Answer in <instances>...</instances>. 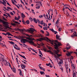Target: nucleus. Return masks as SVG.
<instances>
[{"mask_svg": "<svg viewBox=\"0 0 77 77\" xmlns=\"http://www.w3.org/2000/svg\"><path fill=\"white\" fill-rule=\"evenodd\" d=\"M43 40H46L47 41H50L51 44L54 46L56 50H57L58 49V46H60L61 45V44L59 42H57V41L53 40H50L48 39V38L47 37H44V38H40L38 39V40L39 41H43Z\"/></svg>", "mask_w": 77, "mask_h": 77, "instance_id": "f257e3e1", "label": "nucleus"}, {"mask_svg": "<svg viewBox=\"0 0 77 77\" xmlns=\"http://www.w3.org/2000/svg\"><path fill=\"white\" fill-rule=\"evenodd\" d=\"M49 48L50 49L48 50H47V51L48 53H51V54H52V55H54V56H56V54H57V55L58 56V57H60V56H61V54H58V52H59V50H55L54 51V53H53V52H51V47H49Z\"/></svg>", "mask_w": 77, "mask_h": 77, "instance_id": "f03ea898", "label": "nucleus"}, {"mask_svg": "<svg viewBox=\"0 0 77 77\" xmlns=\"http://www.w3.org/2000/svg\"><path fill=\"white\" fill-rule=\"evenodd\" d=\"M27 39H29V40H30V41H29V43L30 44L32 45H36V44H35V43H34V42H33V40H35V39H34V38L32 39L31 38H28Z\"/></svg>", "mask_w": 77, "mask_h": 77, "instance_id": "7ed1b4c3", "label": "nucleus"}, {"mask_svg": "<svg viewBox=\"0 0 77 77\" xmlns=\"http://www.w3.org/2000/svg\"><path fill=\"white\" fill-rule=\"evenodd\" d=\"M29 29H30L29 30V29H27V30L26 31H27L29 32H30V31H31V33H33V32H35V31L36 32V31L33 28H30Z\"/></svg>", "mask_w": 77, "mask_h": 77, "instance_id": "20e7f679", "label": "nucleus"}, {"mask_svg": "<svg viewBox=\"0 0 77 77\" xmlns=\"http://www.w3.org/2000/svg\"><path fill=\"white\" fill-rule=\"evenodd\" d=\"M43 26H45V27L43 28L44 30H47L48 29H47V24L44 23H43Z\"/></svg>", "mask_w": 77, "mask_h": 77, "instance_id": "39448f33", "label": "nucleus"}, {"mask_svg": "<svg viewBox=\"0 0 77 77\" xmlns=\"http://www.w3.org/2000/svg\"><path fill=\"white\" fill-rule=\"evenodd\" d=\"M67 53L66 54V56H71V54L73 53V52H72V51H70V52L67 51Z\"/></svg>", "mask_w": 77, "mask_h": 77, "instance_id": "423d86ee", "label": "nucleus"}, {"mask_svg": "<svg viewBox=\"0 0 77 77\" xmlns=\"http://www.w3.org/2000/svg\"><path fill=\"white\" fill-rule=\"evenodd\" d=\"M0 22H2L3 24L4 25H5V26H7V25L8 24V23H7V22L3 21V20H1V19H0Z\"/></svg>", "mask_w": 77, "mask_h": 77, "instance_id": "0eeeda50", "label": "nucleus"}, {"mask_svg": "<svg viewBox=\"0 0 77 77\" xmlns=\"http://www.w3.org/2000/svg\"><path fill=\"white\" fill-rule=\"evenodd\" d=\"M21 42L22 43H26V39L24 38L22 39L21 40Z\"/></svg>", "mask_w": 77, "mask_h": 77, "instance_id": "6e6552de", "label": "nucleus"}, {"mask_svg": "<svg viewBox=\"0 0 77 77\" xmlns=\"http://www.w3.org/2000/svg\"><path fill=\"white\" fill-rule=\"evenodd\" d=\"M35 8L36 9H39L40 8V6H39V4H36V5H35Z\"/></svg>", "mask_w": 77, "mask_h": 77, "instance_id": "1a4fd4ad", "label": "nucleus"}, {"mask_svg": "<svg viewBox=\"0 0 77 77\" xmlns=\"http://www.w3.org/2000/svg\"><path fill=\"white\" fill-rule=\"evenodd\" d=\"M21 66L22 69H24V68H26V66L24 65L23 63L21 64Z\"/></svg>", "mask_w": 77, "mask_h": 77, "instance_id": "9d476101", "label": "nucleus"}, {"mask_svg": "<svg viewBox=\"0 0 77 77\" xmlns=\"http://www.w3.org/2000/svg\"><path fill=\"white\" fill-rule=\"evenodd\" d=\"M21 14L22 18H24L26 17V16H25V15H24V14H23V13H21Z\"/></svg>", "mask_w": 77, "mask_h": 77, "instance_id": "9b49d317", "label": "nucleus"}, {"mask_svg": "<svg viewBox=\"0 0 77 77\" xmlns=\"http://www.w3.org/2000/svg\"><path fill=\"white\" fill-rule=\"evenodd\" d=\"M0 61H2V62H4V61H5L4 59L2 57H1L0 58Z\"/></svg>", "mask_w": 77, "mask_h": 77, "instance_id": "f8f14e48", "label": "nucleus"}, {"mask_svg": "<svg viewBox=\"0 0 77 77\" xmlns=\"http://www.w3.org/2000/svg\"><path fill=\"white\" fill-rule=\"evenodd\" d=\"M3 2H2V4L3 5H4L5 6H6V2H5L4 0H2Z\"/></svg>", "mask_w": 77, "mask_h": 77, "instance_id": "ddd939ff", "label": "nucleus"}, {"mask_svg": "<svg viewBox=\"0 0 77 77\" xmlns=\"http://www.w3.org/2000/svg\"><path fill=\"white\" fill-rule=\"evenodd\" d=\"M36 36L37 37H41V38H42V37H43V35H42L41 34H39L37 35Z\"/></svg>", "mask_w": 77, "mask_h": 77, "instance_id": "4468645a", "label": "nucleus"}, {"mask_svg": "<svg viewBox=\"0 0 77 77\" xmlns=\"http://www.w3.org/2000/svg\"><path fill=\"white\" fill-rule=\"evenodd\" d=\"M26 30H25V29H20L19 31H20L21 33H23L24 31H25Z\"/></svg>", "mask_w": 77, "mask_h": 77, "instance_id": "2eb2a0df", "label": "nucleus"}, {"mask_svg": "<svg viewBox=\"0 0 77 77\" xmlns=\"http://www.w3.org/2000/svg\"><path fill=\"white\" fill-rule=\"evenodd\" d=\"M66 72H67V73H68V71H69V72H70V71H71L70 69H69V68H66Z\"/></svg>", "mask_w": 77, "mask_h": 77, "instance_id": "dca6fc26", "label": "nucleus"}, {"mask_svg": "<svg viewBox=\"0 0 77 77\" xmlns=\"http://www.w3.org/2000/svg\"><path fill=\"white\" fill-rule=\"evenodd\" d=\"M60 60V62H59L60 64H62L63 63V61H62V60L60 59V58L59 59Z\"/></svg>", "mask_w": 77, "mask_h": 77, "instance_id": "f3484780", "label": "nucleus"}, {"mask_svg": "<svg viewBox=\"0 0 77 77\" xmlns=\"http://www.w3.org/2000/svg\"><path fill=\"white\" fill-rule=\"evenodd\" d=\"M19 56H20L21 57H23V59H25L26 60V57L24 56H23V55H20V54H19Z\"/></svg>", "mask_w": 77, "mask_h": 77, "instance_id": "a211bd4d", "label": "nucleus"}, {"mask_svg": "<svg viewBox=\"0 0 77 77\" xmlns=\"http://www.w3.org/2000/svg\"><path fill=\"white\" fill-rule=\"evenodd\" d=\"M73 35L75 36H77V33L75 32L73 33Z\"/></svg>", "mask_w": 77, "mask_h": 77, "instance_id": "6ab92c4d", "label": "nucleus"}, {"mask_svg": "<svg viewBox=\"0 0 77 77\" xmlns=\"http://www.w3.org/2000/svg\"><path fill=\"white\" fill-rule=\"evenodd\" d=\"M33 20L34 22H35V23H37V20H36L35 18H33Z\"/></svg>", "mask_w": 77, "mask_h": 77, "instance_id": "aec40b11", "label": "nucleus"}, {"mask_svg": "<svg viewBox=\"0 0 77 77\" xmlns=\"http://www.w3.org/2000/svg\"><path fill=\"white\" fill-rule=\"evenodd\" d=\"M73 77H76V74L74 72L73 73Z\"/></svg>", "mask_w": 77, "mask_h": 77, "instance_id": "412c9836", "label": "nucleus"}, {"mask_svg": "<svg viewBox=\"0 0 77 77\" xmlns=\"http://www.w3.org/2000/svg\"><path fill=\"white\" fill-rule=\"evenodd\" d=\"M26 35L27 36H28L29 37H27V39L28 38H30L31 37H32V35H29V34H26Z\"/></svg>", "mask_w": 77, "mask_h": 77, "instance_id": "4be33fe9", "label": "nucleus"}, {"mask_svg": "<svg viewBox=\"0 0 77 77\" xmlns=\"http://www.w3.org/2000/svg\"><path fill=\"white\" fill-rule=\"evenodd\" d=\"M40 73L41 74V75H44V74H45V73H44V72H42V71H40Z\"/></svg>", "mask_w": 77, "mask_h": 77, "instance_id": "5701e85b", "label": "nucleus"}, {"mask_svg": "<svg viewBox=\"0 0 77 77\" xmlns=\"http://www.w3.org/2000/svg\"><path fill=\"white\" fill-rule=\"evenodd\" d=\"M75 30V29H71L70 30V32H71V33H72L73 32H74Z\"/></svg>", "mask_w": 77, "mask_h": 77, "instance_id": "b1692460", "label": "nucleus"}, {"mask_svg": "<svg viewBox=\"0 0 77 77\" xmlns=\"http://www.w3.org/2000/svg\"><path fill=\"white\" fill-rule=\"evenodd\" d=\"M59 19H58L56 22V24H59Z\"/></svg>", "mask_w": 77, "mask_h": 77, "instance_id": "393cba45", "label": "nucleus"}, {"mask_svg": "<svg viewBox=\"0 0 77 77\" xmlns=\"http://www.w3.org/2000/svg\"><path fill=\"white\" fill-rule=\"evenodd\" d=\"M48 14L49 15V20H51V18H50V11H49L48 12Z\"/></svg>", "mask_w": 77, "mask_h": 77, "instance_id": "a878e982", "label": "nucleus"}, {"mask_svg": "<svg viewBox=\"0 0 77 77\" xmlns=\"http://www.w3.org/2000/svg\"><path fill=\"white\" fill-rule=\"evenodd\" d=\"M26 24H29V20H27L26 21Z\"/></svg>", "mask_w": 77, "mask_h": 77, "instance_id": "bb28decb", "label": "nucleus"}, {"mask_svg": "<svg viewBox=\"0 0 77 77\" xmlns=\"http://www.w3.org/2000/svg\"><path fill=\"white\" fill-rule=\"evenodd\" d=\"M19 71H20V72L19 73L20 75H22V73H21V69H19Z\"/></svg>", "mask_w": 77, "mask_h": 77, "instance_id": "cd10ccee", "label": "nucleus"}, {"mask_svg": "<svg viewBox=\"0 0 77 77\" xmlns=\"http://www.w3.org/2000/svg\"><path fill=\"white\" fill-rule=\"evenodd\" d=\"M29 20H30V21H33V19L31 17H29Z\"/></svg>", "mask_w": 77, "mask_h": 77, "instance_id": "c85d7f7f", "label": "nucleus"}, {"mask_svg": "<svg viewBox=\"0 0 77 77\" xmlns=\"http://www.w3.org/2000/svg\"><path fill=\"white\" fill-rule=\"evenodd\" d=\"M15 48L16 49H17V50H20V48H17L16 47H15V46H14Z\"/></svg>", "mask_w": 77, "mask_h": 77, "instance_id": "c756f323", "label": "nucleus"}, {"mask_svg": "<svg viewBox=\"0 0 77 77\" xmlns=\"http://www.w3.org/2000/svg\"><path fill=\"white\" fill-rule=\"evenodd\" d=\"M40 24L42 25H43V24H44V22H43V20L41 21Z\"/></svg>", "mask_w": 77, "mask_h": 77, "instance_id": "7c9ffc66", "label": "nucleus"}, {"mask_svg": "<svg viewBox=\"0 0 77 77\" xmlns=\"http://www.w3.org/2000/svg\"><path fill=\"white\" fill-rule=\"evenodd\" d=\"M71 48V46H69V47H66V50H69V49H70Z\"/></svg>", "mask_w": 77, "mask_h": 77, "instance_id": "2f4dec72", "label": "nucleus"}, {"mask_svg": "<svg viewBox=\"0 0 77 77\" xmlns=\"http://www.w3.org/2000/svg\"><path fill=\"white\" fill-rule=\"evenodd\" d=\"M14 30H15L16 31H17V30H20V29L18 28H17V29H14Z\"/></svg>", "mask_w": 77, "mask_h": 77, "instance_id": "473e14b6", "label": "nucleus"}, {"mask_svg": "<svg viewBox=\"0 0 77 77\" xmlns=\"http://www.w3.org/2000/svg\"><path fill=\"white\" fill-rule=\"evenodd\" d=\"M7 35H8V36H10L11 34L9 32H7L6 33Z\"/></svg>", "mask_w": 77, "mask_h": 77, "instance_id": "72a5a7b5", "label": "nucleus"}, {"mask_svg": "<svg viewBox=\"0 0 77 77\" xmlns=\"http://www.w3.org/2000/svg\"><path fill=\"white\" fill-rule=\"evenodd\" d=\"M9 42L11 44L14 45V43L13 42Z\"/></svg>", "mask_w": 77, "mask_h": 77, "instance_id": "f704fd0d", "label": "nucleus"}, {"mask_svg": "<svg viewBox=\"0 0 77 77\" xmlns=\"http://www.w3.org/2000/svg\"><path fill=\"white\" fill-rule=\"evenodd\" d=\"M66 15L67 17H69L70 16L69 14V13L68 12L66 13Z\"/></svg>", "mask_w": 77, "mask_h": 77, "instance_id": "c9c22d12", "label": "nucleus"}, {"mask_svg": "<svg viewBox=\"0 0 77 77\" xmlns=\"http://www.w3.org/2000/svg\"><path fill=\"white\" fill-rule=\"evenodd\" d=\"M56 37L57 39H59V36H58V35L57 34Z\"/></svg>", "mask_w": 77, "mask_h": 77, "instance_id": "e433bc0d", "label": "nucleus"}, {"mask_svg": "<svg viewBox=\"0 0 77 77\" xmlns=\"http://www.w3.org/2000/svg\"><path fill=\"white\" fill-rule=\"evenodd\" d=\"M7 9H10V10H12V8H11L8 7H7Z\"/></svg>", "mask_w": 77, "mask_h": 77, "instance_id": "4c0bfd02", "label": "nucleus"}, {"mask_svg": "<svg viewBox=\"0 0 77 77\" xmlns=\"http://www.w3.org/2000/svg\"><path fill=\"white\" fill-rule=\"evenodd\" d=\"M39 54H41V55H42V56H43V55H42V52H41V51H39Z\"/></svg>", "mask_w": 77, "mask_h": 77, "instance_id": "58836bf2", "label": "nucleus"}, {"mask_svg": "<svg viewBox=\"0 0 77 77\" xmlns=\"http://www.w3.org/2000/svg\"><path fill=\"white\" fill-rule=\"evenodd\" d=\"M10 14H11L12 15H14V13L12 12H10Z\"/></svg>", "mask_w": 77, "mask_h": 77, "instance_id": "ea45409f", "label": "nucleus"}, {"mask_svg": "<svg viewBox=\"0 0 77 77\" xmlns=\"http://www.w3.org/2000/svg\"><path fill=\"white\" fill-rule=\"evenodd\" d=\"M13 72H15V68H13Z\"/></svg>", "mask_w": 77, "mask_h": 77, "instance_id": "a19ab883", "label": "nucleus"}, {"mask_svg": "<svg viewBox=\"0 0 77 77\" xmlns=\"http://www.w3.org/2000/svg\"><path fill=\"white\" fill-rule=\"evenodd\" d=\"M39 17L40 18H42L43 17V16H42V15H40L39 16Z\"/></svg>", "mask_w": 77, "mask_h": 77, "instance_id": "79ce46f5", "label": "nucleus"}, {"mask_svg": "<svg viewBox=\"0 0 77 77\" xmlns=\"http://www.w3.org/2000/svg\"><path fill=\"white\" fill-rule=\"evenodd\" d=\"M61 28H59L58 29V31H59V32H60V31H61Z\"/></svg>", "mask_w": 77, "mask_h": 77, "instance_id": "37998d69", "label": "nucleus"}, {"mask_svg": "<svg viewBox=\"0 0 77 77\" xmlns=\"http://www.w3.org/2000/svg\"><path fill=\"white\" fill-rule=\"evenodd\" d=\"M72 23H71L70 24H66V26H71V25H72Z\"/></svg>", "mask_w": 77, "mask_h": 77, "instance_id": "c03bdc74", "label": "nucleus"}, {"mask_svg": "<svg viewBox=\"0 0 77 77\" xmlns=\"http://www.w3.org/2000/svg\"><path fill=\"white\" fill-rule=\"evenodd\" d=\"M51 65L50 63H49L48 64L47 63L46 64V65H47V66H49V65Z\"/></svg>", "mask_w": 77, "mask_h": 77, "instance_id": "a18cd8bd", "label": "nucleus"}, {"mask_svg": "<svg viewBox=\"0 0 77 77\" xmlns=\"http://www.w3.org/2000/svg\"><path fill=\"white\" fill-rule=\"evenodd\" d=\"M53 32L54 33V34H57V32L55 31H54V32Z\"/></svg>", "mask_w": 77, "mask_h": 77, "instance_id": "49530a36", "label": "nucleus"}, {"mask_svg": "<svg viewBox=\"0 0 77 77\" xmlns=\"http://www.w3.org/2000/svg\"><path fill=\"white\" fill-rule=\"evenodd\" d=\"M20 18V16H18L17 17V21H18L19 20V19Z\"/></svg>", "mask_w": 77, "mask_h": 77, "instance_id": "de8ad7c7", "label": "nucleus"}, {"mask_svg": "<svg viewBox=\"0 0 77 77\" xmlns=\"http://www.w3.org/2000/svg\"><path fill=\"white\" fill-rule=\"evenodd\" d=\"M65 66L66 68H68V65H65Z\"/></svg>", "mask_w": 77, "mask_h": 77, "instance_id": "09e8293b", "label": "nucleus"}, {"mask_svg": "<svg viewBox=\"0 0 77 77\" xmlns=\"http://www.w3.org/2000/svg\"><path fill=\"white\" fill-rule=\"evenodd\" d=\"M1 27H2V25L0 24V29H3V28Z\"/></svg>", "mask_w": 77, "mask_h": 77, "instance_id": "8fccbe9b", "label": "nucleus"}, {"mask_svg": "<svg viewBox=\"0 0 77 77\" xmlns=\"http://www.w3.org/2000/svg\"><path fill=\"white\" fill-rule=\"evenodd\" d=\"M15 20H18V19L17 18V17H15Z\"/></svg>", "mask_w": 77, "mask_h": 77, "instance_id": "3c124183", "label": "nucleus"}, {"mask_svg": "<svg viewBox=\"0 0 77 77\" xmlns=\"http://www.w3.org/2000/svg\"><path fill=\"white\" fill-rule=\"evenodd\" d=\"M50 30H51V31H52V32H54V29H50Z\"/></svg>", "mask_w": 77, "mask_h": 77, "instance_id": "603ef678", "label": "nucleus"}, {"mask_svg": "<svg viewBox=\"0 0 77 77\" xmlns=\"http://www.w3.org/2000/svg\"><path fill=\"white\" fill-rule=\"evenodd\" d=\"M32 50V51H34V52H35V53H37V52H36V51H35V50H34V49H33Z\"/></svg>", "mask_w": 77, "mask_h": 77, "instance_id": "864d4df0", "label": "nucleus"}, {"mask_svg": "<svg viewBox=\"0 0 77 77\" xmlns=\"http://www.w3.org/2000/svg\"><path fill=\"white\" fill-rule=\"evenodd\" d=\"M39 68H40V69H42H42H43V68L41 67V66H39Z\"/></svg>", "mask_w": 77, "mask_h": 77, "instance_id": "5fc2aeb1", "label": "nucleus"}, {"mask_svg": "<svg viewBox=\"0 0 77 77\" xmlns=\"http://www.w3.org/2000/svg\"><path fill=\"white\" fill-rule=\"evenodd\" d=\"M7 15H8V17H10V18H11V16H10V14H9L8 13V14H7Z\"/></svg>", "mask_w": 77, "mask_h": 77, "instance_id": "6e6d98bb", "label": "nucleus"}, {"mask_svg": "<svg viewBox=\"0 0 77 77\" xmlns=\"http://www.w3.org/2000/svg\"><path fill=\"white\" fill-rule=\"evenodd\" d=\"M41 59H43H43H45V58L43 57H41Z\"/></svg>", "mask_w": 77, "mask_h": 77, "instance_id": "4d7b16f0", "label": "nucleus"}, {"mask_svg": "<svg viewBox=\"0 0 77 77\" xmlns=\"http://www.w3.org/2000/svg\"><path fill=\"white\" fill-rule=\"evenodd\" d=\"M38 26L39 27H40V28H42V26H41L39 25H38Z\"/></svg>", "mask_w": 77, "mask_h": 77, "instance_id": "13d9d810", "label": "nucleus"}, {"mask_svg": "<svg viewBox=\"0 0 77 77\" xmlns=\"http://www.w3.org/2000/svg\"><path fill=\"white\" fill-rule=\"evenodd\" d=\"M3 16H5V17H8V15H6V14H3Z\"/></svg>", "mask_w": 77, "mask_h": 77, "instance_id": "bf43d9fd", "label": "nucleus"}, {"mask_svg": "<svg viewBox=\"0 0 77 77\" xmlns=\"http://www.w3.org/2000/svg\"><path fill=\"white\" fill-rule=\"evenodd\" d=\"M74 36H75L73 34V35H72L71 36V37H72V38H74Z\"/></svg>", "mask_w": 77, "mask_h": 77, "instance_id": "052dcab7", "label": "nucleus"}, {"mask_svg": "<svg viewBox=\"0 0 77 77\" xmlns=\"http://www.w3.org/2000/svg\"><path fill=\"white\" fill-rule=\"evenodd\" d=\"M46 17H47L48 20H49V18H48V14L46 15Z\"/></svg>", "mask_w": 77, "mask_h": 77, "instance_id": "680f3d73", "label": "nucleus"}, {"mask_svg": "<svg viewBox=\"0 0 77 77\" xmlns=\"http://www.w3.org/2000/svg\"><path fill=\"white\" fill-rule=\"evenodd\" d=\"M13 4L14 5H15V6H16L17 5H16V4H15L14 2H13Z\"/></svg>", "mask_w": 77, "mask_h": 77, "instance_id": "e2e57ef3", "label": "nucleus"}, {"mask_svg": "<svg viewBox=\"0 0 77 77\" xmlns=\"http://www.w3.org/2000/svg\"><path fill=\"white\" fill-rule=\"evenodd\" d=\"M65 9H69V8L68 7H64Z\"/></svg>", "mask_w": 77, "mask_h": 77, "instance_id": "0e129e2a", "label": "nucleus"}, {"mask_svg": "<svg viewBox=\"0 0 77 77\" xmlns=\"http://www.w3.org/2000/svg\"><path fill=\"white\" fill-rule=\"evenodd\" d=\"M2 34H3V35H5V36H6L7 35V34H6L5 33H2Z\"/></svg>", "mask_w": 77, "mask_h": 77, "instance_id": "69168bd1", "label": "nucleus"}, {"mask_svg": "<svg viewBox=\"0 0 77 77\" xmlns=\"http://www.w3.org/2000/svg\"><path fill=\"white\" fill-rule=\"evenodd\" d=\"M22 22L23 23V24H25V22L23 20Z\"/></svg>", "mask_w": 77, "mask_h": 77, "instance_id": "338daca9", "label": "nucleus"}, {"mask_svg": "<svg viewBox=\"0 0 77 77\" xmlns=\"http://www.w3.org/2000/svg\"><path fill=\"white\" fill-rule=\"evenodd\" d=\"M33 70L34 71H35V72H37V70L35 69H33Z\"/></svg>", "mask_w": 77, "mask_h": 77, "instance_id": "774afa93", "label": "nucleus"}]
</instances>
